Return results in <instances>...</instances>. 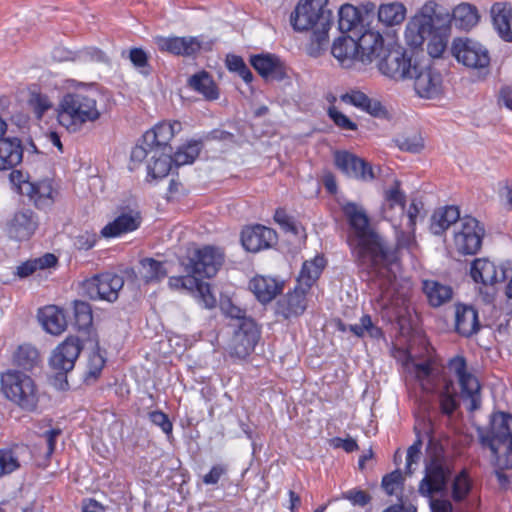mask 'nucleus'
Instances as JSON below:
<instances>
[{"label": "nucleus", "mask_w": 512, "mask_h": 512, "mask_svg": "<svg viewBox=\"0 0 512 512\" xmlns=\"http://www.w3.org/2000/svg\"><path fill=\"white\" fill-rule=\"evenodd\" d=\"M343 213L349 223L348 245L357 263L364 269H371L380 277V293L376 297L380 309L386 310L389 317L398 316L400 308L405 306L407 291H397L395 277L387 274L397 267V253L389 250L382 238L373 231L368 216L362 206L347 202L342 206Z\"/></svg>", "instance_id": "1"}, {"label": "nucleus", "mask_w": 512, "mask_h": 512, "mask_svg": "<svg viewBox=\"0 0 512 512\" xmlns=\"http://www.w3.org/2000/svg\"><path fill=\"white\" fill-rule=\"evenodd\" d=\"M407 369L423 390L437 394V402L443 415L450 416L459 407L458 391L451 377L457 380L461 397L468 404V409L474 411L480 407L481 385L463 356L456 355L448 361L447 375H440L431 361L408 362Z\"/></svg>", "instance_id": "2"}, {"label": "nucleus", "mask_w": 512, "mask_h": 512, "mask_svg": "<svg viewBox=\"0 0 512 512\" xmlns=\"http://www.w3.org/2000/svg\"><path fill=\"white\" fill-rule=\"evenodd\" d=\"M451 35V17L447 9L439 8L429 1L411 17L405 27V43L411 48L421 47L427 41L428 54L433 58L442 56Z\"/></svg>", "instance_id": "3"}, {"label": "nucleus", "mask_w": 512, "mask_h": 512, "mask_svg": "<svg viewBox=\"0 0 512 512\" xmlns=\"http://www.w3.org/2000/svg\"><path fill=\"white\" fill-rule=\"evenodd\" d=\"M55 113L57 123L69 133L80 132L102 115L97 93L83 83H78L74 90L67 91L59 98Z\"/></svg>", "instance_id": "4"}, {"label": "nucleus", "mask_w": 512, "mask_h": 512, "mask_svg": "<svg viewBox=\"0 0 512 512\" xmlns=\"http://www.w3.org/2000/svg\"><path fill=\"white\" fill-rule=\"evenodd\" d=\"M328 0H300L291 14L294 30H312L309 55L318 57L328 44V32L332 25V13L327 9Z\"/></svg>", "instance_id": "5"}, {"label": "nucleus", "mask_w": 512, "mask_h": 512, "mask_svg": "<svg viewBox=\"0 0 512 512\" xmlns=\"http://www.w3.org/2000/svg\"><path fill=\"white\" fill-rule=\"evenodd\" d=\"M483 446L488 447L499 470L512 468V415L496 412L486 433H480Z\"/></svg>", "instance_id": "6"}, {"label": "nucleus", "mask_w": 512, "mask_h": 512, "mask_svg": "<svg viewBox=\"0 0 512 512\" xmlns=\"http://www.w3.org/2000/svg\"><path fill=\"white\" fill-rule=\"evenodd\" d=\"M406 195L401 189V183L394 180L391 185L383 191V202L381 215L394 229L401 228L403 224L408 228L415 227L417 216L420 212L421 203L413 200L406 212Z\"/></svg>", "instance_id": "7"}, {"label": "nucleus", "mask_w": 512, "mask_h": 512, "mask_svg": "<svg viewBox=\"0 0 512 512\" xmlns=\"http://www.w3.org/2000/svg\"><path fill=\"white\" fill-rule=\"evenodd\" d=\"M1 391L4 396L20 408L33 411L39 401V393L33 379L18 370H7L1 374Z\"/></svg>", "instance_id": "8"}, {"label": "nucleus", "mask_w": 512, "mask_h": 512, "mask_svg": "<svg viewBox=\"0 0 512 512\" xmlns=\"http://www.w3.org/2000/svg\"><path fill=\"white\" fill-rule=\"evenodd\" d=\"M9 182L13 191L27 196L39 209L51 207L58 195L51 179L31 181L30 176L20 170H12L9 174Z\"/></svg>", "instance_id": "9"}, {"label": "nucleus", "mask_w": 512, "mask_h": 512, "mask_svg": "<svg viewBox=\"0 0 512 512\" xmlns=\"http://www.w3.org/2000/svg\"><path fill=\"white\" fill-rule=\"evenodd\" d=\"M414 90L423 99H436L443 93V78L440 71L429 61L413 64L411 76Z\"/></svg>", "instance_id": "10"}, {"label": "nucleus", "mask_w": 512, "mask_h": 512, "mask_svg": "<svg viewBox=\"0 0 512 512\" xmlns=\"http://www.w3.org/2000/svg\"><path fill=\"white\" fill-rule=\"evenodd\" d=\"M484 228L471 216L460 219L454 229V245L461 254H475L481 248Z\"/></svg>", "instance_id": "11"}, {"label": "nucleus", "mask_w": 512, "mask_h": 512, "mask_svg": "<svg viewBox=\"0 0 512 512\" xmlns=\"http://www.w3.org/2000/svg\"><path fill=\"white\" fill-rule=\"evenodd\" d=\"M452 54L456 60L471 69H484L490 63L488 50L478 41L457 38L452 43Z\"/></svg>", "instance_id": "12"}, {"label": "nucleus", "mask_w": 512, "mask_h": 512, "mask_svg": "<svg viewBox=\"0 0 512 512\" xmlns=\"http://www.w3.org/2000/svg\"><path fill=\"white\" fill-rule=\"evenodd\" d=\"M123 285L124 280L120 275L106 272L86 279L82 287L84 292L93 300L114 302L117 300Z\"/></svg>", "instance_id": "13"}, {"label": "nucleus", "mask_w": 512, "mask_h": 512, "mask_svg": "<svg viewBox=\"0 0 512 512\" xmlns=\"http://www.w3.org/2000/svg\"><path fill=\"white\" fill-rule=\"evenodd\" d=\"M142 223V215L136 205H123L116 209L115 217L100 231L103 238H118L137 230Z\"/></svg>", "instance_id": "14"}, {"label": "nucleus", "mask_w": 512, "mask_h": 512, "mask_svg": "<svg viewBox=\"0 0 512 512\" xmlns=\"http://www.w3.org/2000/svg\"><path fill=\"white\" fill-rule=\"evenodd\" d=\"M223 252L213 246H204L195 250L186 265V272H191L197 277L211 278L216 275L223 263Z\"/></svg>", "instance_id": "15"}, {"label": "nucleus", "mask_w": 512, "mask_h": 512, "mask_svg": "<svg viewBox=\"0 0 512 512\" xmlns=\"http://www.w3.org/2000/svg\"><path fill=\"white\" fill-rule=\"evenodd\" d=\"M185 276H173L168 280L172 290H184L191 293L198 303L211 309L216 306L217 300L208 283L201 281L195 274L187 272Z\"/></svg>", "instance_id": "16"}, {"label": "nucleus", "mask_w": 512, "mask_h": 512, "mask_svg": "<svg viewBox=\"0 0 512 512\" xmlns=\"http://www.w3.org/2000/svg\"><path fill=\"white\" fill-rule=\"evenodd\" d=\"M355 37L358 44L360 62L365 64L381 58L389 48L385 45L383 35L374 23H369Z\"/></svg>", "instance_id": "17"}, {"label": "nucleus", "mask_w": 512, "mask_h": 512, "mask_svg": "<svg viewBox=\"0 0 512 512\" xmlns=\"http://www.w3.org/2000/svg\"><path fill=\"white\" fill-rule=\"evenodd\" d=\"M260 338V330L252 319H243L237 325L229 343V352L232 356L243 359L250 355Z\"/></svg>", "instance_id": "18"}, {"label": "nucleus", "mask_w": 512, "mask_h": 512, "mask_svg": "<svg viewBox=\"0 0 512 512\" xmlns=\"http://www.w3.org/2000/svg\"><path fill=\"white\" fill-rule=\"evenodd\" d=\"M82 346L77 337H68L52 352L49 365L58 375L65 376L74 368Z\"/></svg>", "instance_id": "19"}, {"label": "nucleus", "mask_w": 512, "mask_h": 512, "mask_svg": "<svg viewBox=\"0 0 512 512\" xmlns=\"http://www.w3.org/2000/svg\"><path fill=\"white\" fill-rule=\"evenodd\" d=\"M378 69L386 77L394 80L408 79L413 70L411 59L399 50L387 49L385 55L378 58Z\"/></svg>", "instance_id": "20"}, {"label": "nucleus", "mask_w": 512, "mask_h": 512, "mask_svg": "<svg viewBox=\"0 0 512 512\" xmlns=\"http://www.w3.org/2000/svg\"><path fill=\"white\" fill-rule=\"evenodd\" d=\"M335 164L348 177L365 182L376 178V171L371 164L352 153L346 151L336 152Z\"/></svg>", "instance_id": "21"}, {"label": "nucleus", "mask_w": 512, "mask_h": 512, "mask_svg": "<svg viewBox=\"0 0 512 512\" xmlns=\"http://www.w3.org/2000/svg\"><path fill=\"white\" fill-rule=\"evenodd\" d=\"M338 28L347 35L356 36L361 32L369 23H374V14L368 11L361 12L359 9L351 4H344L340 7L338 12Z\"/></svg>", "instance_id": "22"}, {"label": "nucleus", "mask_w": 512, "mask_h": 512, "mask_svg": "<svg viewBox=\"0 0 512 512\" xmlns=\"http://www.w3.org/2000/svg\"><path fill=\"white\" fill-rule=\"evenodd\" d=\"M510 269L496 265L487 258H477L471 263L470 275L476 283L494 285L509 277Z\"/></svg>", "instance_id": "23"}, {"label": "nucleus", "mask_w": 512, "mask_h": 512, "mask_svg": "<svg viewBox=\"0 0 512 512\" xmlns=\"http://www.w3.org/2000/svg\"><path fill=\"white\" fill-rule=\"evenodd\" d=\"M38 224V218L32 210L22 209L7 221L6 231L12 239L27 240L35 233Z\"/></svg>", "instance_id": "24"}, {"label": "nucleus", "mask_w": 512, "mask_h": 512, "mask_svg": "<svg viewBox=\"0 0 512 512\" xmlns=\"http://www.w3.org/2000/svg\"><path fill=\"white\" fill-rule=\"evenodd\" d=\"M276 239V232L262 225L246 227L241 234L243 247L253 253L270 248L276 242Z\"/></svg>", "instance_id": "25"}, {"label": "nucleus", "mask_w": 512, "mask_h": 512, "mask_svg": "<svg viewBox=\"0 0 512 512\" xmlns=\"http://www.w3.org/2000/svg\"><path fill=\"white\" fill-rule=\"evenodd\" d=\"M155 43L161 51L182 56L195 55L202 47L200 38L193 36L156 37Z\"/></svg>", "instance_id": "26"}, {"label": "nucleus", "mask_w": 512, "mask_h": 512, "mask_svg": "<svg viewBox=\"0 0 512 512\" xmlns=\"http://www.w3.org/2000/svg\"><path fill=\"white\" fill-rule=\"evenodd\" d=\"M253 68L267 80H282L286 77V67L276 55L262 53L250 58Z\"/></svg>", "instance_id": "27"}, {"label": "nucleus", "mask_w": 512, "mask_h": 512, "mask_svg": "<svg viewBox=\"0 0 512 512\" xmlns=\"http://www.w3.org/2000/svg\"><path fill=\"white\" fill-rule=\"evenodd\" d=\"M340 99L343 103L352 105L373 117L383 118L387 116V109L382 102L376 98H370L363 91L351 89L342 94Z\"/></svg>", "instance_id": "28"}, {"label": "nucleus", "mask_w": 512, "mask_h": 512, "mask_svg": "<svg viewBox=\"0 0 512 512\" xmlns=\"http://www.w3.org/2000/svg\"><path fill=\"white\" fill-rule=\"evenodd\" d=\"M447 480V471L443 465L433 459L426 466V474L419 485V492L426 497H432L434 493H438L445 488Z\"/></svg>", "instance_id": "29"}, {"label": "nucleus", "mask_w": 512, "mask_h": 512, "mask_svg": "<svg viewBox=\"0 0 512 512\" xmlns=\"http://www.w3.org/2000/svg\"><path fill=\"white\" fill-rule=\"evenodd\" d=\"M181 130L182 124L179 121H162L144 133V143L170 151L168 143Z\"/></svg>", "instance_id": "30"}, {"label": "nucleus", "mask_w": 512, "mask_h": 512, "mask_svg": "<svg viewBox=\"0 0 512 512\" xmlns=\"http://www.w3.org/2000/svg\"><path fill=\"white\" fill-rule=\"evenodd\" d=\"M331 53L344 68H350L356 60L360 61L357 40L352 35H342L335 39Z\"/></svg>", "instance_id": "31"}, {"label": "nucleus", "mask_w": 512, "mask_h": 512, "mask_svg": "<svg viewBox=\"0 0 512 512\" xmlns=\"http://www.w3.org/2000/svg\"><path fill=\"white\" fill-rule=\"evenodd\" d=\"M477 311L468 305L458 304L455 308V329L465 337H469L479 330Z\"/></svg>", "instance_id": "32"}, {"label": "nucleus", "mask_w": 512, "mask_h": 512, "mask_svg": "<svg viewBox=\"0 0 512 512\" xmlns=\"http://www.w3.org/2000/svg\"><path fill=\"white\" fill-rule=\"evenodd\" d=\"M22 158L23 147L18 138H0V171L14 168Z\"/></svg>", "instance_id": "33"}, {"label": "nucleus", "mask_w": 512, "mask_h": 512, "mask_svg": "<svg viewBox=\"0 0 512 512\" xmlns=\"http://www.w3.org/2000/svg\"><path fill=\"white\" fill-rule=\"evenodd\" d=\"M29 458L27 446L15 445L11 448L0 449V477L17 470Z\"/></svg>", "instance_id": "34"}, {"label": "nucleus", "mask_w": 512, "mask_h": 512, "mask_svg": "<svg viewBox=\"0 0 512 512\" xmlns=\"http://www.w3.org/2000/svg\"><path fill=\"white\" fill-rule=\"evenodd\" d=\"M38 319L45 331L60 335L67 327L66 317L59 307L49 305L39 310Z\"/></svg>", "instance_id": "35"}, {"label": "nucleus", "mask_w": 512, "mask_h": 512, "mask_svg": "<svg viewBox=\"0 0 512 512\" xmlns=\"http://www.w3.org/2000/svg\"><path fill=\"white\" fill-rule=\"evenodd\" d=\"M300 285H296L294 290L286 295V297L279 303V311L285 318L301 315L307 307L306 293Z\"/></svg>", "instance_id": "36"}, {"label": "nucleus", "mask_w": 512, "mask_h": 512, "mask_svg": "<svg viewBox=\"0 0 512 512\" xmlns=\"http://www.w3.org/2000/svg\"><path fill=\"white\" fill-rule=\"evenodd\" d=\"M250 290L262 303L270 302L282 290V285L276 279L265 276H256L249 283Z\"/></svg>", "instance_id": "37"}, {"label": "nucleus", "mask_w": 512, "mask_h": 512, "mask_svg": "<svg viewBox=\"0 0 512 512\" xmlns=\"http://www.w3.org/2000/svg\"><path fill=\"white\" fill-rule=\"evenodd\" d=\"M492 18L495 29L499 36L505 41L512 40V10L503 3H496L492 6Z\"/></svg>", "instance_id": "38"}, {"label": "nucleus", "mask_w": 512, "mask_h": 512, "mask_svg": "<svg viewBox=\"0 0 512 512\" xmlns=\"http://www.w3.org/2000/svg\"><path fill=\"white\" fill-rule=\"evenodd\" d=\"M151 159L147 162V173L154 179L163 178L168 175L172 167V157L169 150L156 147L151 151Z\"/></svg>", "instance_id": "39"}, {"label": "nucleus", "mask_w": 512, "mask_h": 512, "mask_svg": "<svg viewBox=\"0 0 512 512\" xmlns=\"http://www.w3.org/2000/svg\"><path fill=\"white\" fill-rule=\"evenodd\" d=\"M451 23L462 30L473 28L479 21L478 10L469 3H461L457 5L452 13H450Z\"/></svg>", "instance_id": "40"}, {"label": "nucleus", "mask_w": 512, "mask_h": 512, "mask_svg": "<svg viewBox=\"0 0 512 512\" xmlns=\"http://www.w3.org/2000/svg\"><path fill=\"white\" fill-rule=\"evenodd\" d=\"M460 221V211L456 206H446L434 212L430 229L434 235H441L452 224Z\"/></svg>", "instance_id": "41"}, {"label": "nucleus", "mask_w": 512, "mask_h": 512, "mask_svg": "<svg viewBox=\"0 0 512 512\" xmlns=\"http://www.w3.org/2000/svg\"><path fill=\"white\" fill-rule=\"evenodd\" d=\"M378 19L374 25L378 27L379 23L385 26H395L403 22L406 16V8L402 3L393 2L380 5L378 9Z\"/></svg>", "instance_id": "42"}, {"label": "nucleus", "mask_w": 512, "mask_h": 512, "mask_svg": "<svg viewBox=\"0 0 512 512\" xmlns=\"http://www.w3.org/2000/svg\"><path fill=\"white\" fill-rule=\"evenodd\" d=\"M166 262L157 261L153 258H144L140 261L139 274L146 283H157L168 274Z\"/></svg>", "instance_id": "43"}, {"label": "nucleus", "mask_w": 512, "mask_h": 512, "mask_svg": "<svg viewBox=\"0 0 512 512\" xmlns=\"http://www.w3.org/2000/svg\"><path fill=\"white\" fill-rule=\"evenodd\" d=\"M324 266L325 260L322 256H316L310 261H305L298 276L297 284L309 290L320 276Z\"/></svg>", "instance_id": "44"}, {"label": "nucleus", "mask_w": 512, "mask_h": 512, "mask_svg": "<svg viewBox=\"0 0 512 512\" xmlns=\"http://www.w3.org/2000/svg\"><path fill=\"white\" fill-rule=\"evenodd\" d=\"M423 291L429 303L434 307L441 306L452 297V289L450 286L434 280H425L423 282Z\"/></svg>", "instance_id": "45"}, {"label": "nucleus", "mask_w": 512, "mask_h": 512, "mask_svg": "<svg viewBox=\"0 0 512 512\" xmlns=\"http://www.w3.org/2000/svg\"><path fill=\"white\" fill-rule=\"evenodd\" d=\"M189 85L195 91L202 94L207 100H216L219 97L216 84L211 76L205 71L199 72L190 77Z\"/></svg>", "instance_id": "46"}, {"label": "nucleus", "mask_w": 512, "mask_h": 512, "mask_svg": "<svg viewBox=\"0 0 512 512\" xmlns=\"http://www.w3.org/2000/svg\"><path fill=\"white\" fill-rule=\"evenodd\" d=\"M200 143L197 141L189 142L187 145L180 147L172 157V163L176 166L191 164L200 153Z\"/></svg>", "instance_id": "47"}, {"label": "nucleus", "mask_w": 512, "mask_h": 512, "mask_svg": "<svg viewBox=\"0 0 512 512\" xmlns=\"http://www.w3.org/2000/svg\"><path fill=\"white\" fill-rule=\"evenodd\" d=\"M38 351L29 345L20 346L15 354V361L21 367L29 370L38 362Z\"/></svg>", "instance_id": "48"}, {"label": "nucleus", "mask_w": 512, "mask_h": 512, "mask_svg": "<svg viewBox=\"0 0 512 512\" xmlns=\"http://www.w3.org/2000/svg\"><path fill=\"white\" fill-rule=\"evenodd\" d=\"M472 487V482L470 477L467 474L466 470L461 471L454 479L452 495L453 499L456 501H460L464 499L468 493L470 492Z\"/></svg>", "instance_id": "49"}, {"label": "nucleus", "mask_w": 512, "mask_h": 512, "mask_svg": "<svg viewBox=\"0 0 512 512\" xmlns=\"http://www.w3.org/2000/svg\"><path fill=\"white\" fill-rule=\"evenodd\" d=\"M29 105L38 120L53 107L50 97L42 93H33L29 99Z\"/></svg>", "instance_id": "50"}, {"label": "nucleus", "mask_w": 512, "mask_h": 512, "mask_svg": "<svg viewBox=\"0 0 512 512\" xmlns=\"http://www.w3.org/2000/svg\"><path fill=\"white\" fill-rule=\"evenodd\" d=\"M74 316L75 323L79 329H85L92 324V311L90 305L87 302H74Z\"/></svg>", "instance_id": "51"}, {"label": "nucleus", "mask_w": 512, "mask_h": 512, "mask_svg": "<svg viewBox=\"0 0 512 512\" xmlns=\"http://www.w3.org/2000/svg\"><path fill=\"white\" fill-rule=\"evenodd\" d=\"M152 150H156V147L153 145H147L144 143V136L141 141L132 149L131 151V166L130 169H135L137 165L141 164L143 161L148 162L151 159Z\"/></svg>", "instance_id": "52"}, {"label": "nucleus", "mask_w": 512, "mask_h": 512, "mask_svg": "<svg viewBox=\"0 0 512 512\" xmlns=\"http://www.w3.org/2000/svg\"><path fill=\"white\" fill-rule=\"evenodd\" d=\"M349 329L358 337H363L366 334L372 338H378L381 336L380 329L373 325L371 318L368 315H364L358 324L350 325Z\"/></svg>", "instance_id": "53"}, {"label": "nucleus", "mask_w": 512, "mask_h": 512, "mask_svg": "<svg viewBox=\"0 0 512 512\" xmlns=\"http://www.w3.org/2000/svg\"><path fill=\"white\" fill-rule=\"evenodd\" d=\"M105 365V358L99 351H94L89 356L85 381H95Z\"/></svg>", "instance_id": "54"}, {"label": "nucleus", "mask_w": 512, "mask_h": 512, "mask_svg": "<svg viewBox=\"0 0 512 512\" xmlns=\"http://www.w3.org/2000/svg\"><path fill=\"white\" fill-rule=\"evenodd\" d=\"M414 229L415 227L410 229L405 224L401 228L394 229L398 247L412 249L415 245Z\"/></svg>", "instance_id": "55"}, {"label": "nucleus", "mask_w": 512, "mask_h": 512, "mask_svg": "<svg viewBox=\"0 0 512 512\" xmlns=\"http://www.w3.org/2000/svg\"><path fill=\"white\" fill-rule=\"evenodd\" d=\"M402 484V474L396 470L386 476L382 480V487L389 495H395L400 490Z\"/></svg>", "instance_id": "56"}, {"label": "nucleus", "mask_w": 512, "mask_h": 512, "mask_svg": "<svg viewBox=\"0 0 512 512\" xmlns=\"http://www.w3.org/2000/svg\"><path fill=\"white\" fill-rule=\"evenodd\" d=\"M328 115L333 120L335 125L343 130H356L357 125L351 121L345 114L340 112L336 107L328 109Z\"/></svg>", "instance_id": "57"}, {"label": "nucleus", "mask_w": 512, "mask_h": 512, "mask_svg": "<svg viewBox=\"0 0 512 512\" xmlns=\"http://www.w3.org/2000/svg\"><path fill=\"white\" fill-rule=\"evenodd\" d=\"M150 421L158 426L167 436L172 434L173 425L168 416L162 411H152L149 413Z\"/></svg>", "instance_id": "58"}, {"label": "nucleus", "mask_w": 512, "mask_h": 512, "mask_svg": "<svg viewBox=\"0 0 512 512\" xmlns=\"http://www.w3.org/2000/svg\"><path fill=\"white\" fill-rule=\"evenodd\" d=\"M398 147L401 150L417 153L424 147L423 139L419 135L404 137L397 140Z\"/></svg>", "instance_id": "59"}, {"label": "nucleus", "mask_w": 512, "mask_h": 512, "mask_svg": "<svg viewBox=\"0 0 512 512\" xmlns=\"http://www.w3.org/2000/svg\"><path fill=\"white\" fill-rule=\"evenodd\" d=\"M59 433V430L51 429L46 431L39 439V444L44 445L43 455L46 459L49 458L54 452L56 438Z\"/></svg>", "instance_id": "60"}, {"label": "nucleus", "mask_w": 512, "mask_h": 512, "mask_svg": "<svg viewBox=\"0 0 512 512\" xmlns=\"http://www.w3.org/2000/svg\"><path fill=\"white\" fill-rule=\"evenodd\" d=\"M97 235L91 231L80 232L74 240V246L79 250H89L95 246Z\"/></svg>", "instance_id": "61"}, {"label": "nucleus", "mask_w": 512, "mask_h": 512, "mask_svg": "<svg viewBox=\"0 0 512 512\" xmlns=\"http://www.w3.org/2000/svg\"><path fill=\"white\" fill-rule=\"evenodd\" d=\"M129 59L135 68L140 69L141 73L147 74L144 69L147 66L148 57L147 54L140 48H133L129 52Z\"/></svg>", "instance_id": "62"}, {"label": "nucleus", "mask_w": 512, "mask_h": 512, "mask_svg": "<svg viewBox=\"0 0 512 512\" xmlns=\"http://www.w3.org/2000/svg\"><path fill=\"white\" fill-rule=\"evenodd\" d=\"M421 441H416L413 445H411L407 450L406 455V472L408 474L413 473L412 465L416 464L420 459L421 454Z\"/></svg>", "instance_id": "63"}, {"label": "nucleus", "mask_w": 512, "mask_h": 512, "mask_svg": "<svg viewBox=\"0 0 512 512\" xmlns=\"http://www.w3.org/2000/svg\"><path fill=\"white\" fill-rule=\"evenodd\" d=\"M227 469L224 465H214L210 471L203 476V483L206 485L217 484L220 478L226 473Z\"/></svg>", "instance_id": "64"}]
</instances>
